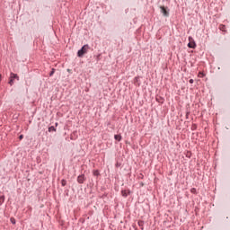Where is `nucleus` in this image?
I'll list each match as a JSON object with an SVG mask.
<instances>
[{"label":"nucleus","mask_w":230,"mask_h":230,"mask_svg":"<svg viewBox=\"0 0 230 230\" xmlns=\"http://www.w3.org/2000/svg\"><path fill=\"white\" fill-rule=\"evenodd\" d=\"M88 51H89V45H84V46L82 47V49L80 50H78L77 57L82 58Z\"/></svg>","instance_id":"nucleus-1"},{"label":"nucleus","mask_w":230,"mask_h":230,"mask_svg":"<svg viewBox=\"0 0 230 230\" xmlns=\"http://www.w3.org/2000/svg\"><path fill=\"white\" fill-rule=\"evenodd\" d=\"M188 48H191L192 49H195V48H197V44L195 43V40L191 36L189 37Z\"/></svg>","instance_id":"nucleus-2"},{"label":"nucleus","mask_w":230,"mask_h":230,"mask_svg":"<svg viewBox=\"0 0 230 230\" xmlns=\"http://www.w3.org/2000/svg\"><path fill=\"white\" fill-rule=\"evenodd\" d=\"M161 13L164 17H168L170 15V13L166 10V7L164 6H160Z\"/></svg>","instance_id":"nucleus-3"},{"label":"nucleus","mask_w":230,"mask_h":230,"mask_svg":"<svg viewBox=\"0 0 230 230\" xmlns=\"http://www.w3.org/2000/svg\"><path fill=\"white\" fill-rule=\"evenodd\" d=\"M84 175H80L77 177V182H79V184H84Z\"/></svg>","instance_id":"nucleus-4"},{"label":"nucleus","mask_w":230,"mask_h":230,"mask_svg":"<svg viewBox=\"0 0 230 230\" xmlns=\"http://www.w3.org/2000/svg\"><path fill=\"white\" fill-rule=\"evenodd\" d=\"M10 78H12L13 80L15 79V78L17 80H19V75H17V74L11 73Z\"/></svg>","instance_id":"nucleus-5"},{"label":"nucleus","mask_w":230,"mask_h":230,"mask_svg":"<svg viewBox=\"0 0 230 230\" xmlns=\"http://www.w3.org/2000/svg\"><path fill=\"white\" fill-rule=\"evenodd\" d=\"M121 193H122V197H128V194L130 193V191H128V190H122Z\"/></svg>","instance_id":"nucleus-6"},{"label":"nucleus","mask_w":230,"mask_h":230,"mask_svg":"<svg viewBox=\"0 0 230 230\" xmlns=\"http://www.w3.org/2000/svg\"><path fill=\"white\" fill-rule=\"evenodd\" d=\"M114 139H116V141H120L121 140V135H115Z\"/></svg>","instance_id":"nucleus-7"},{"label":"nucleus","mask_w":230,"mask_h":230,"mask_svg":"<svg viewBox=\"0 0 230 230\" xmlns=\"http://www.w3.org/2000/svg\"><path fill=\"white\" fill-rule=\"evenodd\" d=\"M4 202V196H0V204H3Z\"/></svg>","instance_id":"nucleus-8"},{"label":"nucleus","mask_w":230,"mask_h":230,"mask_svg":"<svg viewBox=\"0 0 230 230\" xmlns=\"http://www.w3.org/2000/svg\"><path fill=\"white\" fill-rule=\"evenodd\" d=\"M55 75V68L52 69V71L49 73V76H53Z\"/></svg>","instance_id":"nucleus-9"},{"label":"nucleus","mask_w":230,"mask_h":230,"mask_svg":"<svg viewBox=\"0 0 230 230\" xmlns=\"http://www.w3.org/2000/svg\"><path fill=\"white\" fill-rule=\"evenodd\" d=\"M190 191H191L192 193H197V189L192 188V189L190 190Z\"/></svg>","instance_id":"nucleus-10"},{"label":"nucleus","mask_w":230,"mask_h":230,"mask_svg":"<svg viewBox=\"0 0 230 230\" xmlns=\"http://www.w3.org/2000/svg\"><path fill=\"white\" fill-rule=\"evenodd\" d=\"M9 84L10 85H13V79L10 78Z\"/></svg>","instance_id":"nucleus-11"},{"label":"nucleus","mask_w":230,"mask_h":230,"mask_svg":"<svg viewBox=\"0 0 230 230\" xmlns=\"http://www.w3.org/2000/svg\"><path fill=\"white\" fill-rule=\"evenodd\" d=\"M10 220H11V222H12L13 224H15V218L11 217Z\"/></svg>","instance_id":"nucleus-12"},{"label":"nucleus","mask_w":230,"mask_h":230,"mask_svg":"<svg viewBox=\"0 0 230 230\" xmlns=\"http://www.w3.org/2000/svg\"><path fill=\"white\" fill-rule=\"evenodd\" d=\"M61 184L62 186H66V180H62Z\"/></svg>","instance_id":"nucleus-13"},{"label":"nucleus","mask_w":230,"mask_h":230,"mask_svg":"<svg viewBox=\"0 0 230 230\" xmlns=\"http://www.w3.org/2000/svg\"><path fill=\"white\" fill-rule=\"evenodd\" d=\"M143 221H138V226L141 227L143 226Z\"/></svg>","instance_id":"nucleus-14"},{"label":"nucleus","mask_w":230,"mask_h":230,"mask_svg":"<svg viewBox=\"0 0 230 230\" xmlns=\"http://www.w3.org/2000/svg\"><path fill=\"white\" fill-rule=\"evenodd\" d=\"M220 30H223V31H225L226 26H225V25H222L221 28H220Z\"/></svg>","instance_id":"nucleus-15"},{"label":"nucleus","mask_w":230,"mask_h":230,"mask_svg":"<svg viewBox=\"0 0 230 230\" xmlns=\"http://www.w3.org/2000/svg\"><path fill=\"white\" fill-rule=\"evenodd\" d=\"M49 132H51V130H55V128H54V127H50V128H49Z\"/></svg>","instance_id":"nucleus-16"},{"label":"nucleus","mask_w":230,"mask_h":230,"mask_svg":"<svg viewBox=\"0 0 230 230\" xmlns=\"http://www.w3.org/2000/svg\"><path fill=\"white\" fill-rule=\"evenodd\" d=\"M189 82H190V84H193L194 81H193V79H190Z\"/></svg>","instance_id":"nucleus-17"},{"label":"nucleus","mask_w":230,"mask_h":230,"mask_svg":"<svg viewBox=\"0 0 230 230\" xmlns=\"http://www.w3.org/2000/svg\"><path fill=\"white\" fill-rule=\"evenodd\" d=\"M20 139H22V135L20 136Z\"/></svg>","instance_id":"nucleus-18"}]
</instances>
